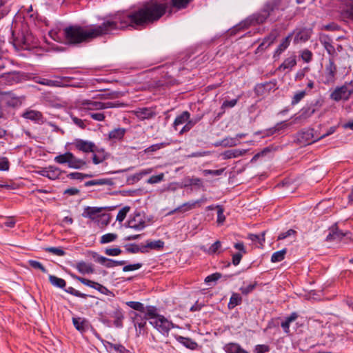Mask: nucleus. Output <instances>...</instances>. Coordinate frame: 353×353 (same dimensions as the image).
Wrapping results in <instances>:
<instances>
[{
  "label": "nucleus",
  "instance_id": "nucleus-60",
  "mask_svg": "<svg viewBox=\"0 0 353 353\" xmlns=\"http://www.w3.org/2000/svg\"><path fill=\"white\" fill-rule=\"evenodd\" d=\"M126 250L129 253H137L139 252H145L143 246L140 248L136 244H130L129 246H126Z\"/></svg>",
  "mask_w": 353,
  "mask_h": 353
},
{
  "label": "nucleus",
  "instance_id": "nucleus-3",
  "mask_svg": "<svg viewBox=\"0 0 353 353\" xmlns=\"http://www.w3.org/2000/svg\"><path fill=\"white\" fill-rule=\"evenodd\" d=\"M192 1L193 0H171L170 5H169V3L167 2L161 3L159 1H151L146 3L142 7L139 8L138 10H141L149 5L157 4L161 8V10H161V16L157 19L153 20L150 22H147L143 26H137V27L132 28L134 29L145 28L148 25L153 23L154 22L159 20L161 18V17L165 14L166 12H168L170 15L172 14L173 8H175L177 10L185 9Z\"/></svg>",
  "mask_w": 353,
  "mask_h": 353
},
{
  "label": "nucleus",
  "instance_id": "nucleus-27",
  "mask_svg": "<svg viewBox=\"0 0 353 353\" xmlns=\"http://www.w3.org/2000/svg\"><path fill=\"white\" fill-rule=\"evenodd\" d=\"M113 183L111 179H94L91 181H86L84 184L85 187H89L92 185H111Z\"/></svg>",
  "mask_w": 353,
  "mask_h": 353
},
{
  "label": "nucleus",
  "instance_id": "nucleus-14",
  "mask_svg": "<svg viewBox=\"0 0 353 353\" xmlns=\"http://www.w3.org/2000/svg\"><path fill=\"white\" fill-rule=\"evenodd\" d=\"M312 34L311 29L303 28L297 32L295 34L294 42L298 43L299 42H305L310 38Z\"/></svg>",
  "mask_w": 353,
  "mask_h": 353
},
{
  "label": "nucleus",
  "instance_id": "nucleus-33",
  "mask_svg": "<svg viewBox=\"0 0 353 353\" xmlns=\"http://www.w3.org/2000/svg\"><path fill=\"white\" fill-rule=\"evenodd\" d=\"M201 201V200H197L195 201H189V202L185 203L183 205H181V206H179V208H177L176 209H175L174 210V212H177V211L185 212L187 210H192V209L196 207V205L197 203H199Z\"/></svg>",
  "mask_w": 353,
  "mask_h": 353
},
{
  "label": "nucleus",
  "instance_id": "nucleus-61",
  "mask_svg": "<svg viewBox=\"0 0 353 353\" xmlns=\"http://www.w3.org/2000/svg\"><path fill=\"white\" fill-rule=\"evenodd\" d=\"M256 285H257V283L254 282L253 283L250 284L245 287H241L240 288V290L242 294L247 295L249 293L252 292L255 289Z\"/></svg>",
  "mask_w": 353,
  "mask_h": 353
},
{
  "label": "nucleus",
  "instance_id": "nucleus-8",
  "mask_svg": "<svg viewBox=\"0 0 353 353\" xmlns=\"http://www.w3.org/2000/svg\"><path fill=\"white\" fill-rule=\"evenodd\" d=\"M336 71L337 69L334 63V59L330 58L329 59V63L325 66V78L326 83H329L334 81Z\"/></svg>",
  "mask_w": 353,
  "mask_h": 353
},
{
  "label": "nucleus",
  "instance_id": "nucleus-36",
  "mask_svg": "<svg viewBox=\"0 0 353 353\" xmlns=\"http://www.w3.org/2000/svg\"><path fill=\"white\" fill-rule=\"evenodd\" d=\"M49 281L52 285L60 288H63L66 285V283L64 279L59 278L54 275L49 276Z\"/></svg>",
  "mask_w": 353,
  "mask_h": 353
},
{
  "label": "nucleus",
  "instance_id": "nucleus-29",
  "mask_svg": "<svg viewBox=\"0 0 353 353\" xmlns=\"http://www.w3.org/2000/svg\"><path fill=\"white\" fill-rule=\"evenodd\" d=\"M126 130L123 128H118L111 130L109 132V138L110 139L121 140L125 134Z\"/></svg>",
  "mask_w": 353,
  "mask_h": 353
},
{
  "label": "nucleus",
  "instance_id": "nucleus-35",
  "mask_svg": "<svg viewBox=\"0 0 353 353\" xmlns=\"http://www.w3.org/2000/svg\"><path fill=\"white\" fill-rule=\"evenodd\" d=\"M242 301L241 296L237 293H233L230 299V301L228 303V308L233 309L236 305L241 304Z\"/></svg>",
  "mask_w": 353,
  "mask_h": 353
},
{
  "label": "nucleus",
  "instance_id": "nucleus-22",
  "mask_svg": "<svg viewBox=\"0 0 353 353\" xmlns=\"http://www.w3.org/2000/svg\"><path fill=\"white\" fill-rule=\"evenodd\" d=\"M72 323L75 328L81 333L87 330V321L83 318L73 317Z\"/></svg>",
  "mask_w": 353,
  "mask_h": 353
},
{
  "label": "nucleus",
  "instance_id": "nucleus-40",
  "mask_svg": "<svg viewBox=\"0 0 353 353\" xmlns=\"http://www.w3.org/2000/svg\"><path fill=\"white\" fill-rule=\"evenodd\" d=\"M300 136L303 139H305V142H307L308 144L317 141L314 140L317 137L314 136L313 130H308L306 132H303Z\"/></svg>",
  "mask_w": 353,
  "mask_h": 353
},
{
  "label": "nucleus",
  "instance_id": "nucleus-7",
  "mask_svg": "<svg viewBox=\"0 0 353 353\" xmlns=\"http://www.w3.org/2000/svg\"><path fill=\"white\" fill-rule=\"evenodd\" d=\"M126 227L136 231H140L145 227V221L140 213H135L134 216L128 221Z\"/></svg>",
  "mask_w": 353,
  "mask_h": 353
},
{
  "label": "nucleus",
  "instance_id": "nucleus-63",
  "mask_svg": "<svg viewBox=\"0 0 353 353\" xmlns=\"http://www.w3.org/2000/svg\"><path fill=\"white\" fill-rule=\"evenodd\" d=\"M164 174L161 173L158 175H153L148 179V183L150 184L157 183L163 180Z\"/></svg>",
  "mask_w": 353,
  "mask_h": 353
},
{
  "label": "nucleus",
  "instance_id": "nucleus-9",
  "mask_svg": "<svg viewBox=\"0 0 353 353\" xmlns=\"http://www.w3.org/2000/svg\"><path fill=\"white\" fill-rule=\"evenodd\" d=\"M321 43L327 52L330 55L331 58L334 59L336 55L335 48L332 44V39L326 34H321L319 37Z\"/></svg>",
  "mask_w": 353,
  "mask_h": 353
},
{
  "label": "nucleus",
  "instance_id": "nucleus-46",
  "mask_svg": "<svg viewBox=\"0 0 353 353\" xmlns=\"http://www.w3.org/2000/svg\"><path fill=\"white\" fill-rule=\"evenodd\" d=\"M36 82L49 87H59L61 85V81H54L47 79H40L39 80L36 81Z\"/></svg>",
  "mask_w": 353,
  "mask_h": 353
},
{
  "label": "nucleus",
  "instance_id": "nucleus-17",
  "mask_svg": "<svg viewBox=\"0 0 353 353\" xmlns=\"http://www.w3.org/2000/svg\"><path fill=\"white\" fill-rule=\"evenodd\" d=\"M344 236H345V234H343L342 232L339 230L336 223H335L334 225H332L330 228V233L327 236L326 240L327 241L341 240Z\"/></svg>",
  "mask_w": 353,
  "mask_h": 353
},
{
  "label": "nucleus",
  "instance_id": "nucleus-10",
  "mask_svg": "<svg viewBox=\"0 0 353 353\" xmlns=\"http://www.w3.org/2000/svg\"><path fill=\"white\" fill-rule=\"evenodd\" d=\"M74 146L77 150L83 152H94L96 148L94 143L82 139H77L74 143Z\"/></svg>",
  "mask_w": 353,
  "mask_h": 353
},
{
  "label": "nucleus",
  "instance_id": "nucleus-34",
  "mask_svg": "<svg viewBox=\"0 0 353 353\" xmlns=\"http://www.w3.org/2000/svg\"><path fill=\"white\" fill-rule=\"evenodd\" d=\"M70 158H72V153L68 152L55 157L54 161L59 164H64L67 163L68 165Z\"/></svg>",
  "mask_w": 353,
  "mask_h": 353
},
{
  "label": "nucleus",
  "instance_id": "nucleus-4",
  "mask_svg": "<svg viewBox=\"0 0 353 353\" xmlns=\"http://www.w3.org/2000/svg\"><path fill=\"white\" fill-rule=\"evenodd\" d=\"M352 94H353V81L335 88L330 94V99L335 101H347Z\"/></svg>",
  "mask_w": 353,
  "mask_h": 353
},
{
  "label": "nucleus",
  "instance_id": "nucleus-62",
  "mask_svg": "<svg viewBox=\"0 0 353 353\" xmlns=\"http://www.w3.org/2000/svg\"><path fill=\"white\" fill-rule=\"evenodd\" d=\"M65 292L77 297L85 299L87 297V294L80 292L79 291L75 290L72 287H69L65 290Z\"/></svg>",
  "mask_w": 353,
  "mask_h": 353
},
{
  "label": "nucleus",
  "instance_id": "nucleus-39",
  "mask_svg": "<svg viewBox=\"0 0 353 353\" xmlns=\"http://www.w3.org/2000/svg\"><path fill=\"white\" fill-rule=\"evenodd\" d=\"M221 248V243L220 241H216L214 243L208 250L203 249V247L201 248L207 254L212 255L216 253H219V250Z\"/></svg>",
  "mask_w": 353,
  "mask_h": 353
},
{
  "label": "nucleus",
  "instance_id": "nucleus-45",
  "mask_svg": "<svg viewBox=\"0 0 353 353\" xmlns=\"http://www.w3.org/2000/svg\"><path fill=\"white\" fill-rule=\"evenodd\" d=\"M134 325H138L139 328H143L146 325V320L141 314L134 313Z\"/></svg>",
  "mask_w": 353,
  "mask_h": 353
},
{
  "label": "nucleus",
  "instance_id": "nucleus-21",
  "mask_svg": "<svg viewBox=\"0 0 353 353\" xmlns=\"http://www.w3.org/2000/svg\"><path fill=\"white\" fill-rule=\"evenodd\" d=\"M224 350L227 353H249L243 349L238 343H230L226 344Z\"/></svg>",
  "mask_w": 353,
  "mask_h": 353
},
{
  "label": "nucleus",
  "instance_id": "nucleus-53",
  "mask_svg": "<svg viewBox=\"0 0 353 353\" xmlns=\"http://www.w3.org/2000/svg\"><path fill=\"white\" fill-rule=\"evenodd\" d=\"M130 208L129 206H125L119 210L117 216V221L122 222L126 217L128 212L130 211Z\"/></svg>",
  "mask_w": 353,
  "mask_h": 353
},
{
  "label": "nucleus",
  "instance_id": "nucleus-50",
  "mask_svg": "<svg viewBox=\"0 0 353 353\" xmlns=\"http://www.w3.org/2000/svg\"><path fill=\"white\" fill-rule=\"evenodd\" d=\"M117 238V234L114 233H108L103 235L101 237L100 243L102 244L108 243L112 241H114Z\"/></svg>",
  "mask_w": 353,
  "mask_h": 353
},
{
  "label": "nucleus",
  "instance_id": "nucleus-28",
  "mask_svg": "<svg viewBox=\"0 0 353 353\" xmlns=\"http://www.w3.org/2000/svg\"><path fill=\"white\" fill-rule=\"evenodd\" d=\"M296 65V57L292 56L284 60L283 63L279 67L278 70H285L286 69H292Z\"/></svg>",
  "mask_w": 353,
  "mask_h": 353
},
{
  "label": "nucleus",
  "instance_id": "nucleus-58",
  "mask_svg": "<svg viewBox=\"0 0 353 353\" xmlns=\"http://www.w3.org/2000/svg\"><path fill=\"white\" fill-rule=\"evenodd\" d=\"M46 251L60 256H64L65 254V251L61 248L49 247L46 248Z\"/></svg>",
  "mask_w": 353,
  "mask_h": 353
},
{
  "label": "nucleus",
  "instance_id": "nucleus-57",
  "mask_svg": "<svg viewBox=\"0 0 353 353\" xmlns=\"http://www.w3.org/2000/svg\"><path fill=\"white\" fill-rule=\"evenodd\" d=\"M28 263L32 268L39 269L43 273L47 272V270L46 269V268L40 262L37 261L30 260L28 261Z\"/></svg>",
  "mask_w": 353,
  "mask_h": 353
},
{
  "label": "nucleus",
  "instance_id": "nucleus-31",
  "mask_svg": "<svg viewBox=\"0 0 353 353\" xmlns=\"http://www.w3.org/2000/svg\"><path fill=\"white\" fill-rule=\"evenodd\" d=\"M23 117L32 121H39L42 119V114L36 110H28L23 114Z\"/></svg>",
  "mask_w": 353,
  "mask_h": 353
},
{
  "label": "nucleus",
  "instance_id": "nucleus-41",
  "mask_svg": "<svg viewBox=\"0 0 353 353\" xmlns=\"http://www.w3.org/2000/svg\"><path fill=\"white\" fill-rule=\"evenodd\" d=\"M286 252H287L286 249L284 248L281 250H279V251H277V252L273 253V254L272 255V257H271V261L273 263H276V262H280V261H283L285 258Z\"/></svg>",
  "mask_w": 353,
  "mask_h": 353
},
{
  "label": "nucleus",
  "instance_id": "nucleus-43",
  "mask_svg": "<svg viewBox=\"0 0 353 353\" xmlns=\"http://www.w3.org/2000/svg\"><path fill=\"white\" fill-rule=\"evenodd\" d=\"M62 171L56 167L49 166V171L48 174V178L51 180H55L59 178Z\"/></svg>",
  "mask_w": 353,
  "mask_h": 353
},
{
  "label": "nucleus",
  "instance_id": "nucleus-44",
  "mask_svg": "<svg viewBox=\"0 0 353 353\" xmlns=\"http://www.w3.org/2000/svg\"><path fill=\"white\" fill-rule=\"evenodd\" d=\"M127 305L134 309V310L140 312L142 314L145 311V307L141 302L138 301H128L126 303Z\"/></svg>",
  "mask_w": 353,
  "mask_h": 353
},
{
  "label": "nucleus",
  "instance_id": "nucleus-24",
  "mask_svg": "<svg viewBox=\"0 0 353 353\" xmlns=\"http://www.w3.org/2000/svg\"><path fill=\"white\" fill-rule=\"evenodd\" d=\"M142 315L145 319L156 320L161 314L157 313V310L154 306H147Z\"/></svg>",
  "mask_w": 353,
  "mask_h": 353
},
{
  "label": "nucleus",
  "instance_id": "nucleus-55",
  "mask_svg": "<svg viewBox=\"0 0 353 353\" xmlns=\"http://www.w3.org/2000/svg\"><path fill=\"white\" fill-rule=\"evenodd\" d=\"M239 143L236 138H225L222 141V145L225 147H232L236 145Z\"/></svg>",
  "mask_w": 353,
  "mask_h": 353
},
{
  "label": "nucleus",
  "instance_id": "nucleus-48",
  "mask_svg": "<svg viewBox=\"0 0 353 353\" xmlns=\"http://www.w3.org/2000/svg\"><path fill=\"white\" fill-rule=\"evenodd\" d=\"M97 222L100 228H103L108 225L110 221V216L109 214H103L98 216Z\"/></svg>",
  "mask_w": 353,
  "mask_h": 353
},
{
  "label": "nucleus",
  "instance_id": "nucleus-13",
  "mask_svg": "<svg viewBox=\"0 0 353 353\" xmlns=\"http://www.w3.org/2000/svg\"><path fill=\"white\" fill-rule=\"evenodd\" d=\"M12 43L15 48L26 49L28 48L29 43L28 42V39L23 34L21 37H15L14 31H12Z\"/></svg>",
  "mask_w": 353,
  "mask_h": 353
},
{
  "label": "nucleus",
  "instance_id": "nucleus-6",
  "mask_svg": "<svg viewBox=\"0 0 353 353\" xmlns=\"http://www.w3.org/2000/svg\"><path fill=\"white\" fill-rule=\"evenodd\" d=\"M24 99L25 97L17 96L12 92H3L0 97L1 101L4 102L8 106L13 108L20 105Z\"/></svg>",
  "mask_w": 353,
  "mask_h": 353
},
{
  "label": "nucleus",
  "instance_id": "nucleus-16",
  "mask_svg": "<svg viewBox=\"0 0 353 353\" xmlns=\"http://www.w3.org/2000/svg\"><path fill=\"white\" fill-rule=\"evenodd\" d=\"M278 36L276 30H272L266 37L264 38L263 42L258 47L259 50H263L268 48L276 40Z\"/></svg>",
  "mask_w": 353,
  "mask_h": 353
},
{
  "label": "nucleus",
  "instance_id": "nucleus-5",
  "mask_svg": "<svg viewBox=\"0 0 353 353\" xmlns=\"http://www.w3.org/2000/svg\"><path fill=\"white\" fill-rule=\"evenodd\" d=\"M150 323L165 336H168L170 330L174 327L172 322L163 315H160L156 320L150 321Z\"/></svg>",
  "mask_w": 353,
  "mask_h": 353
},
{
  "label": "nucleus",
  "instance_id": "nucleus-2",
  "mask_svg": "<svg viewBox=\"0 0 353 353\" xmlns=\"http://www.w3.org/2000/svg\"><path fill=\"white\" fill-rule=\"evenodd\" d=\"M281 1L270 0L268 1L259 12L250 15L243 22V27L248 28L251 26L263 23L272 12L279 8Z\"/></svg>",
  "mask_w": 353,
  "mask_h": 353
},
{
  "label": "nucleus",
  "instance_id": "nucleus-37",
  "mask_svg": "<svg viewBox=\"0 0 353 353\" xmlns=\"http://www.w3.org/2000/svg\"><path fill=\"white\" fill-rule=\"evenodd\" d=\"M292 34H290L285 38H284L280 45L278 46L276 53L281 54L290 45Z\"/></svg>",
  "mask_w": 353,
  "mask_h": 353
},
{
  "label": "nucleus",
  "instance_id": "nucleus-26",
  "mask_svg": "<svg viewBox=\"0 0 353 353\" xmlns=\"http://www.w3.org/2000/svg\"><path fill=\"white\" fill-rule=\"evenodd\" d=\"M297 317V314L296 312H293L289 316H287L285 320L281 323V326L286 334L290 332V324L294 321Z\"/></svg>",
  "mask_w": 353,
  "mask_h": 353
},
{
  "label": "nucleus",
  "instance_id": "nucleus-49",
  "mask_svg": "<svg viewBox=\"0 0 353 353\" xmlns=\"http://www.w3.org/2000/svg\"><path fill=\"white\" fill-rule=\"evenodd\" d=\"M345 13L353 20V0H345Z\"/></svg>",
  "mask_w": 353,
  "mask_h": 353
},
{
  "label": "nucleus",
  "instance_id": "nucleus-11",
  "mask_svg": "<svg viewBox=\"0 0 353 353\" xmlns=\"http://www.w3.org/2000/svg\"><path fill=\"white\" fill-rule=\"evenodd\" d=\"M156 114V112L152 108H142L135 111L136 117L140 120L152 119Z\"/></svg>",
  "mask_w": 353,
  "mask_h": 353
},
{
  "label": "nucleus",
  "instance_id": "nucleus-25",
  "mask_svg": "<svg viewBox=\"0 0 353 353\" xmlns=\"http://www.w3.org/2000/svg\"><path fill=\"white\" fill-rule=\"evenodd\" d=\"M21 75L19 72H9L5 76H3V78L5 79L6 81L10 85L19 83L21 81Z\"/></svg>",
  "mask_w": 353,
  "mask_h": 353
},
{
  "label": "nucleus",
  "instance_id": "nucleus-38",
  "mask_svg": "<svg viewBox=\"0 0 353 353\" xmlns=\"http://www.w3.org/2000/svg\"><path fill=\"white\" fill-rule=\"evenodd\" d=\"M164 242L161 240H157L154 241H148L146 245L143 246L144 250L149 248L151 250H160L163 248Z\"/></svg>",
  "mask_w": 353,
  "mask_h": 353
},
{
  "label": "nucleus",
  "instance_id": "nucleus-19",
  "mask_svg": "<svg viewBox=\"0 0 353 353\" xmlns=\"http://www.w3.org/2000/svg\"><path fill=\"white\" fill-rule=\"evenodd\" d=\"M74 267L83 274H92L94 272L92 265L83 261L77 263Z\"/></svg>",
  "mask_w": 353,
  "mask_h": 353
},
{
  "label": "nucleus",
  "instance_id": "nucleus-59",
  "mask_svg": "<svg viewBox=\"0 0 353 353\" xmlns=\"http://www.w3.org/2000/svg\"><path fill=\"white\" fill-rule=\"evenodd\" d=\"M125 263V261H114L110 259H108V261H106L105 266L108 268H110L118 265H123Z\"/></svg>",
  "mask_w": 353,
  "mask_h": 353
},
{
  "label": "nucleus",
  "instance_id": "nucleus-52",
  "mask_svg": "<svg viewBox=\"0 0 353 353\" xmlns=\"http://www.w3.org/2000/svg\"><path fill=\"white\" fill-rule=\"evenodd\" d=\"M242 154V152L239 150H230L225 151L223 156L225 159L237 157Z\"/></svg>",
  "mask_w": 353,
  "mask_h": 353
},
{
  "label": "nucleus",
  "instance_id": "nucleus-20",
  "mask_svg": "<svg viewBox=\"0 0 353 353\" xmlns=\"http://www.w3.org/2000/svg\"><path fill=\"white\" fill-rule=\"evenodd\" d=\"M107 350L110 353H128L129 351L121 344H114L110 342H107L105 345Z\"/></svg>",
  "mask_w": 353,
  "mask_h": 353
},
{
  "label": "nucleus",
  "instance_id": "nucleus-56",
  "mask_svg": "<svg viewBox=\"0 0 353 353\" xmlns=\"http://www.w3.org/2000/svg\"><path fill=\"white\" fill-rule=\"evenodd\" d=\"M217 209V223L219 224L223 223L225 220V216L223 214L224 209L221 205H216Z\"/></svg>",
  "mask_w": 353,
  "mask_h": 353
},
{
  "label": "nucleus",
  "instance_id": "nucleus-12",
  "mask_svg": "<svg viewBox=\"0 0 353 353\" xmlns=\"http://www.w3.org/2000/svg\"><path fill=\"white\" fill-rule=\"evenodd\" d=\"M79 107L85 110H101V101H95L89 99H83L79 101Z\"/></svg>",
  "mask_w": 353,
  "mask_h": 353
},
{
  "label": "nucleus",
  "instance_id": "nucleus-54",
  "mask_svg": "<svg viewBox=\"0 0 353 353\" xmlns=\"http://www.w3.org/2000/svg\"><path fill=\"white\" fill-rule=\"evenodd\" d=\"M306 92L305 90L300 91L297 93H296L294 97H292L291 104L292 105H294L297 104L299 102H300L305 96Z\"/></svg>",
  "mask_w": 353,
  "mask_h": 353
},
{
  "label": "nucleus",
  "instance_id": "nucleus-47",
  "mask_svg": "<svg viewBox=\"0 0 353 353\" xmlns=\"http://www.w3.org/2000/svg\"><path fill=\"white\" fill-rule=\"evenodd\" d=\"M265 232H263L261 235L250 234L248 236L249 239L252 242H258L261 245H263L265 242Z\"/></svg>",
  "mask_w": 353,
  "mask_h": 353
},
{
  "label": "nucleus",
  "instance_id": "nucleus-15",
  "mask_svg": "<svg viewBox=\"0 0 353 353\" xmlns=\"http://www.w3.org/2000/svg\"><path fill=\"white\" fill-rule=\"evenodd\" d=\"M103 209L104 208L88 206L84 208L82 216L83 217H88L92 220H95L97 217L99 216L97 214L101 212Z\"/></svg>",
  "mask_w": 353,
  "mask_h": 353
},
{
  "label": "nucleus",
  "instance_id": "nucleus-1",
  "mask_svg": "<svg viewBox=\"0 0 353 353\" xmlns=\"http://www.w3.org/2000/svg\"><path fill=\"white\" fill-rule=\"evenodd\" d=\"M161 8L157 4L149 5L141 10H136L107 20L100 25L83 27L79 25L69 26L63 29L64 43L77 46L88 43L97 37L112 33L113 30L127 27L143 26L147 22L159 18Z\"/></svg>",
  "mask_w": 353,
  "mask_h": 353
},
{
  "label": "nucleus",
  "instance_id": "nucleus-32",
  "mask_svg": "<svg viewBox=\"0 0 353 353\" xmlns=\"http://www.w3.org/2000/svg\"><path fill=\"white\" fill-rule=\"evenodd\" d=\"M176 339L179 342L190 350H194L197 347V343L193 341L191 339L179 336L176 338Z\"/></svg>",
  "mask_w": 353,
  "mask_h": 353
},
{
  "label": "nucleus",
  "instance_id": "nucleus-42",
  "mask_svg": "<svg viewBox=\"0 0 353 353\" xmlns=\"http://www.w3.org/2000/svg\"><path fill=\"white\" fill-rule=\"evenodd\" d=\"M71 275H72L73 279L80 281L81 283H83V284H84V285H85L87 286H89L90 288L96 289L98 283L89 280V279H85V278H83V277L78 276L74 275V274H71Z\"/></svg>",
  "mask_w": 353,
  "mask_h": 353
},
{
  "label": "nucleus",
  "instance_id": "nucleus-64",
  "mask_svg": "<svg viewBox=\"0 0 353 353\" xmlns=\"http://www.w3.org/2000/svg\"><path fill=\"white\" fill-rule=\"evenodd\" d=\"M301 57L305 62L309 63L312 60V53L310 50L305 49L301 52Z\"/></svg>",
  "mask_w": 353,
  "mask_h": 353
},
{
  "label": "nucleus",
  "instance_id": "nucleus-18",
  "mask_svg": "<svg viewBox=\"0 0 353 353\" xmlns=\"http://www.w3.org/2000/svg\"><path fill=\"white\" fill-rule=\"evenodd\" d=\"M190 114L188 111H184L181 114L178 115L173 123L174 130H178L179 126L185 123L188 119H190Z\"/></svg>",
  "mask_w": 353,
  "mask_h": 353
},
{
  "label": "nucleus",
  "instance_id": "nucleus-51",
  "mask_svg": "<svg viewBox=\"0 0 353 353\" xmlns=\"http://www.w3.org/2000/svg\"><path fill=\"white\" fill-rule=\"evenodd\" d=\"M92 174H83L81 172H71L68 174V177L71 179H77V180H83L85 178H90L92 177Z\"/></svg>",
  "mask_w": 353,
  "mask_h": 353
},
{
  "label": "nucleus",
  "instance_id": "nucleus-23",
  "mask_svg": "<svg viewBox=\"0 0 353 353\" xmlns=\"http://www.w3.org/2000/svg\"><path fill=\"white\" fill-rule=\"evenodd\" d=\"M201 117L188 119L184 126L179 130V134H183L189 132L201 120Z\"/></svg>",
  "mask_w": 353,
  "mask_h": 353
},
{
  "label": "nucleus",
  "instance_id": "nucleus-30",
  "mask_svg": "<svg viewBox=\"0 0 353 353\" xmlns=\"http://www.w3.org/2000/svg\"><path fill=\"white\" fill-rule=\"evenodd\" d=\"M85 161L76 158L72 154V158L70 159L68 167L74 169H79L85 165Z\"/></svg>",
  "mask_w": 353,
  "mask_h": 353
}]
</instances>
